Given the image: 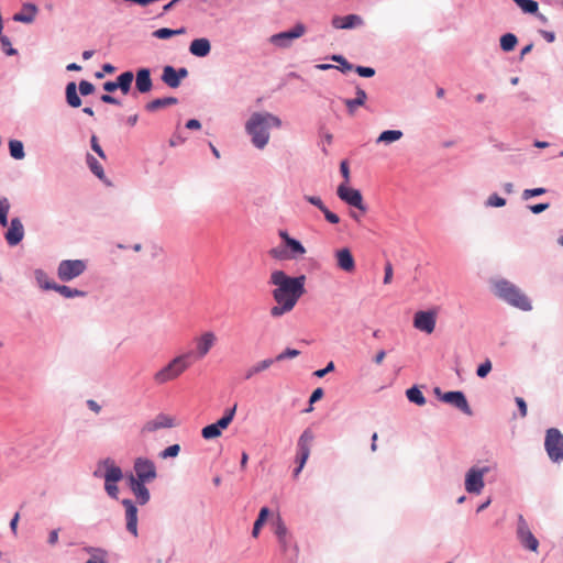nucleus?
I'll return each mask as SVG.
<instances>
[{
	"instance_id": "nucleus-13",
	"label": "nucleus",
	"mask_w": 563,
	"mask_h": 563,
	"mask_svg": "<svg viewBox=\"0 0 563 563\" xmlns=\"http://www.w3.org/2000/svg\"><path fill=\"white\" fill-rule=\"evenodd\" d=\"M440 400L455 407L466 416L473 415V410L470 407L466 396L462 390L445 391L440 396Z\"/></svg>"
},
{
	"instance_id": "nucleus-46",
	"label": "nucleus",
	"mask_w": 563,
	"mask_h": 563,
	"mask_svg": "<svg viewBox=\"0 0 563 563\" xmlns=\"http://www.w3.org/2000/svg\"><path fill=\"white\" fill-rule=\"evenodd\" d=\"M10 201L7 197L0 198V225L7 227L9 224L8 213L10 210Z\"/></svg>"
},
{
	"instance_id": "nucleus-36",
	"label": "nucleus",
	"mask_w": 563,
	"mask_h": 563,
	"mask_svg": "<svg viewBox=\"0 0 563 563\" xmlns=\"http://www.w3.org/2000/svg\"><path fill=\"white\" fill-rule=\"evenodd\" d=\"M406 397L410 402L417 406H423L427 402L424 395L417 385L406 390Z\"/></svg>"
},
{
	"instance_id": "nucleus-25",
	"label": "nucleus",
	"mask_w": 563,
	"mask_h": 563,
	"mask_svg": "<svg viewBox=\"0 0 563 563\" xmlns=\"http://www.w3.org/2000/svg\"><path fill=\"white\" fill-rule=\"evenodd\" d=\"M189 52L196 57H206L211 52V43L206 37L195 38L189 45Z\"/></svg>"
},
{
	"instance_id": "nucleus-11",
	"label": "nucleus",
	"mask_w": 563,
	"mask_h": 563,
	"mask_svg": "<svg viewBox=\"0 0 563 563\" xmlns=\"http://www.w3.org/2000/svg\"><path fill=\"white\" fill-rule=\"evenodd\" d=\"M336 195L350 207H354L362 212L366 211V206L363 202V196L358 189L352 188L345 184H341L338 186Z\"/></svg>"
},
{
	"instance_id": "nucleus-28",
	"label": "nucleus",
	"mask_w": 563,
	"mask_h": 563,
	"mask_svg": "<svg viewBox=\"0 0 563 563\" xmlns=\"http://www.w3.org/2000/svg\"><path fill=\"white\" fill-rule=\"evenodd\" d=\"M102 88L107 93L100 96L101 102L113 106H122L121 100L111 95L115 90H119L115 80H108L103 82Z\"/></svg>"
},
{
	"instance_id": "nucleus-31",
	"label": "nucleus",
	"mask_w": 563,
	"mask_h": 563,
	"mask_svg": "<svg viewBox=\"0 0 563 563\" xmlns=\"http://www.w3.org/2000/svg\"><path fill=\"white\" fill-rule=\"evenodd\" d=\"M35 282L40 288L43 290H54L56 285L55 282L49 280L48 275L42 268H36L33 272Z\"/></svg>"
},
{
	"instance_id": "nucleus-30",
	"label": "nucleus",
	"mask_w": 563,
	"mask_h": 563,
	"mask_svg": "<svg viewBox=\"0 0 563 563\" xmlns=\"http://www.w3.org/2000/svg\"><path fill=\"white\" fill-rule=\"evenodd\" d=\"M133 79L134 74L131 70L123 71L117 77L118 88L123 95H128L131 91Z\"/></svg>"
},
{
	"instance_id": "nucleus-21",
	"label": "nucleus",
	"mask_w": 563,
	"mask_h": 563,
	"mask_svg": "<svg viewBox=\"0 0 563 563\" xmlns=\"http://www.w3.org/2000/svg\"><path fill=\"white\" fill-rule=\"evenodd\" d=\"M217 338L213 332H205L196 340V352H194V356L197 358L205 357L213 346Z\"/></svg>"
},
{
	"instance_id": "nucleus-19",
	"label": "nucleus",
	"mask_w": 563,
	"mask_h": 563,
	"mask_svg": "<svg viewBox=\"0 0 563 563\" xmlns=\"http://www.w3.org/2000/svg\"><path fill=\"white\" fill-rule=\"evenodd\" d=\"M125 509L126 530L137 537V507L132 499L125 498L121 501Z\"/></svg>"
},
{
	"instance_id": "nucleus-64",
	"label": "nucleus",
	"mask_w": 563,
	"mask_h": 563,
	"mask_svg": "<svg viewBox=\"0 0 563 563\" xmlns=\"http://www.w3.org/2000/svg\"><path fill=\"white\" fill-rule=\"evenodd\" d=\"M325 220L331 223V224H338L340 222V218L336 213L330 211L328 208H325L323 211H322Z\"/></svg>"
},
{
	"instance_id": "nucleus-7",
	"label": "nucleus",
	"mask_w": 563,
	"mask_h": 563,
	"mask_svg": "<svg viewBox=\"0 0 563 563\" xmlns=\"http://www.w3.org/2000/svg\"><path fill=\"white\" fill-rule=\"evenodd\" d=\"M490 471V466H472L465 473L464 487L468 494L479 495L485 487L484 476Z\"/></svg>"
},
{
	"instance_id": "nucleus-39",
	"label": "nucleus",
	"mask_w": 563,
	"mask_h": 563,
	"mask_svg": "<svg viewBox=\"0 0 563 563\" xmlns=\"http://www.w3.org/2000/svg\"><path fill=\"white\" fill-rule=\"evenodd\" d=\"M186 32L185 27H179L176 30L168 29V27H161L153 32V36L159 40H168L175 35H180Z\"/></svg>"
},
{
	"instance_id": "nucleus-55",
	"label": "nucleus",
	"mask_w": 563,
	"mask_h": 563,
	"mask_svg": "<svg viewBox=\"0 0 563 563\" xmlns=\"http://www.w3.org/2000/svg\"><path fill=\"white\" fill-rule=\"evenodd\" d=\"M492 371V362L487 358L485 362L481 363L476 369V375L479 378H485Z\"/></svg>"
},
{
	"instance_id": "nucleus-5",
	"label": "nucleus",
	"mask_w": 563,
	"mask_h": 563,
	"mask_svg": "<svg viewBox=\"0 0 563 563\" xmlns=\"http://www.w3.org/2000/svg\"><path fill=\"white\" fill-rule=\"evenodd\" d=\"M103 466L106 472L103 474L104 478V490L112 499H118L119 488L117 483L123 478V472L120 466L115 465L114 462L107 457L99 462L98 468Z\"/></svg>"
},
{
	"instance_id": "nucleus-15",
	"label": "nucleus",
	"mask_w": 563,
	"mask_h": 563,
	"mask_svg": "<svg viewBox=\"0 0 563 563\" xmlns=\"http://www.w3.org/2000/svg\"><path fill=\"white\" fill-rule=\"evenodd\" d=\"M435 313L431 310L417 311L413 317V327L428 334L432 333L435 328Z\"/></svg>"
},
{
	"instance_id": "nucleus-56",
	"label": "nucleus",
	"mask_w": 563,
	"mask_h": 563,
	"mask_svg": "<svg viewBox=\"0 0 563 563\" xmlns=\"http://www.w3.org/2000/svg\"><path fill=\"white\" fill-rule=\"evenodd\" d=\"M310 456V449L297 448L296 463L305 466Z\"/></svg>"
},
{
	"instance_id": "nucleus-61",
	"label": "nucleus",
	"mask_w": 563,
	"mask_h": 563,
	"mask_svg": "<svg viewBox=\"0 0 563 563\" xmlns=\"http://www.w3.org/2000/svg\"><path fill=\"white\" fill-rule=\"evenodd\" d=\"M340 173H341L342 177L344 178L343 184L347 185L350 183V168H349V163L346 159H344L340 163Z\"/></svg>"
},
{
	"instance_id": "nucleus-8",
	"label": "nucleus",
	"mask_w": 563,
	"mask_h": 563,
	"mask_svg": "<svg viewBox=\"0 0 563 563\" xmlns=\"http://www.w3.org/2000/svg\"><path fill=\"white\" fill-rule=\"evenodd\" d=\"M87 269V261L85 260H63L57 266V277L64 283L82 275Z\"/></svg>"
},
{
	"instance_id": "nucleus-3",
	"label": "nucleus",
	"mask_w": 563,
	"mask_h": 563,
	"mask_svg": "<svg viewBox=\"0 0 563 563\" xmlns=\"http://www.w3.org/2000/svg\"><path fill=\"white\" fill-rule=\"evenodd\" d=\"M493 292L500 300L522 311L532 310L531 300L514 283L505 278H498L492 282Z\"/></svg>"
},
{
	"instance_id": "nucleus-47",
	"label": "nucleus",
	"mask_w": 563,
	"mask_h": 563,
	"mask_svg": "<svg viewBox=\"0 0 563 563\" xmlns=\"http://www.w3.org/2000/svg\"><path fill=\"white\" fill-rule=\"evenodd\" d=\"M277 305L271 308V316L274 318L282 317L283 314L291 311L294 309V305H290L286 301L276 302Z\"/></svg>"
},
{
	"instance_id": "nucleus-58",
	"label": "nucleus",
	"mask_w": 563,
	"mask_h": 563,
	"mask_svg": "<svg viewBox=\"0 0 563 563\" xmlns=\"http://www.w3.org/2000/svg\"><path fill=\"white\" fill-rule=\"evenodd\" d=\"M303 199L311 203L312 206L317 207L321 212L327 208V206L323 203L320 197L318 196H303Z\"/></svg>"
},
{
	"instance_id": "nucleus-10",
	"label": "nucleus",
	"mask_w": 563,
	"mask_h": 563,
	"mask_svg": "<svg viewBox=\"0 0 563 563\" xmlns=\"http://www.w3.org/2000/svg\"><path fill=\"white\" fill-rule=\"evenodd\" d=\"M516 534L523 549L531 552H538L539 540L530 530L529 525L522 515L518 516Z\"/></svg>"
},
{
	"instance_id": "nucleus-50",
	"label": "nucleus",
	"mask_w": 563,
	"mask_h": 563,
	"mask_svg": "<svg viewBox=\"0 0 563 563\" xmlns=\"http://www.w3.org/2000/svg\"><path fill=\"white\" fill-rule=\"evenodd\" d=\"M485 206L486 207H494V208H501L504 206H506V199L498 196L497 194H492L486 202H485Z\"/></svg>"
},
{
	"instance_id": "nucleus-41",
	"label": "nucleus",
	"mask_w": 563,
	"mask_h": 563,
	"mask_svg": "<svg viewBox=\"0 0 563 563\" xmlns=\"http://www.w3.org/2000/svg\"><path fill=\"white\" fill-rule=\"evenodd\" d=\"M518 43V38L514 33H506L500 36L499 44L504 52H511Z\"/></svg>"
},
{
	"instance_id": "nucleus-43",
	"label": "nucleus",
	"mask_w": 563,
	"mask_h": 563,
	"mask_svg": "<svg viewBox=\"0 0 563 563\" xmlns=\"http://www.w3.org/2000/svg\"><path fill=\"white\" fill-rule=\"evenodd\" d=\"M313 439H314V434H313L312 430L307 428L300 434V437L297 441V448L311 449V443H312Z\"/></svg>"
},
{
	"instance_id": "nucleus-34",
	"label": "nucleus",
	"mask_w": 563,
	"mask_h": 563,
	"mask_svg": "<svg viewBox=\"0 0 563 563\" xmlns=\"http://www.w3.org/2000/svg\"><path fill=\"white\" fill-rule=\"evenodd\" d=\"M273 364H274L273 358H265V360L254 364L245 372L244 379H246V380L251 379L256 374H260L261 372L269 368Z\"/></svg>"
},
{
	"instance_id": "nucleus-33",
	"label": "nucleus",
	"mask_w": 563,
	"mask_h": 563,
	"mask_svg": "<svg viewBox=\"0 0 563 563\" xmlns=\"http://www.w3.org/2000/svg\"><path fill=\"white\" fill-rule=\"evenodd\" d=\"M54 291L58 292L60 296L65 297V298H76V297H86L87 296V292L85 290H80V289H77V288H71L69 286H66V285H59L56 283L55 287H54Z\"/></svg>"
},
{
	"instance_id": "nucleus-62",
	"label": "nucleus",
	"mask_w": 563,
	"mask_h": 563,
	"mask_svg": "<svg viewBox=\"0 0 563 563\" xmlns=\"http://www.w3.org/2000/svg\"><path fill=\"white\" fill-rule=\"evenodd\" d=\"M269 254L275 260H288L287 250H282L279 247H274L269 251Z\"/></svg>"
},
{
	"instance_id": "nucleus-26",
	"label": "nucleus",
	"mask_w": 563,
	"mask_h": 563,
	"mask_svg": "<svg viewBox=\"0 0 563 563\" xmlns=\"http://www.w3.org/2000/svg\"><path fill=\"white\" fill-rule=\"evenodd\" d=\"M366 99V91L357 85L355 87V98L344 99V104L347 109L349 114H354L358 107H364Z\"/></svg>"
},
{
	"instance_id": "nucleus-59",
	"label": "nucleus",
	"mask_w": 563,
	"mask_h": 563,
	"mask_svg": "<svg viewBox=\"0 0 563 563\" xmlns=\"http://www.w3.org/2000/svg\"><path fill=\"white\" fill-rule=\"evenodd\" d=\"M275 536L277 539L289 536L287 527L285 526V523L283 522V520L280 518H278V520L276 522Z\"/></svg>"
},
{
	"instance_id": "nucleus-52",
	"label": "nucleus",
	"mask_w": 563,
	"mask_h": 563,
	"mask_svg": "<svg viewBox=\"0 0 563 563\" xmlns=\"http://www.w3.org/2000/svg\"><path fill=\"white\" fill-rule=\"evenodd\" d=\"M300 354V351L299 350H296V349H290V347H287L286 350H284L282 353H279L274 360V363L275 362H282V361H285L287 358H294V357H297L298 355Z\"/></svg>"
},
{
	"instance_id": "nucleus-12",
	"label": "nucleus",
	"mask_w": 563,
	"mask_h": 563,
	"mask_svg": "<svg viewBox=\"0 0 563 563\" xmlns=\"http://www.w3.org/2000/svg\"><path fill=\"white\" fill-rule=\"evenodd\" d=\"M306 32V26L302 23H297L292 29L276 33L271 36V43L277 47L286 48L291 45V42L302 36Z\"/></svg>"
},
{
	"instance_id": "nucleus-49",
	"label": "nucleus",
	"mask_w": 563,
	"mask_h": 563,
	"mask_svg": "<svg viewBox=\"0 0 563 563\" xmlns=\"http://www.w3.org/2000/svg\"><path fill=\"white\" fill-rule=\"evenodd\" d=\"M0 43L5 55L14 56L18 54V51L14 47H12L11 41L7 35H0Z\"/></svg>"
},
{
	"instance_id": "nucleus-22",
	"label": "nucleus",
	"mask_w": 563,
	"mask_h": 563,
	"mask_svg": "<svg viewBox=\"0 0 563 563\" xmlns=\"http://www.w3.org/2000/svg\"><path fill=\"white\" fill-rule=\"evenodd\" d=\"M361 25H363V19L357 14L335 15L332 19V26L339 30H351Z\"/></svg>"
},
{
	"instance_id": "nucleus-24",
	"label": "nucleus",
	"mask_w": 563,
	"mask_h": 563,
	"mask_svg": "<svg viewBox=\"0 0 563 563\" xmlns=\"http://www.w3.org/2000/svg\"><path fill=\"white\" fill-rule=\"evenodd\" d=\"M336 265L344 272H353L355 268V261L352 252L347 247L340 249L335 252Z\"/></svg>"
},
{
	"instance_id": "nucleus-54",
	"label": "nucleus",
	"mask_w": 563,
	"mask_h": 563,
	"mask_svg": "<svg viewBox=\"0 0 563 563\" xmlns=\"http://www.w3.org/2000/svg\"><path fill=\"white\" fill-rule=\"evenodd\" d=\"M354 71L363 78H371L376 74L375 68L369 67V66H360V65L354 66Z\"/></svg>"
},
{
	"instance_id": "nucleus-63",
	"label": "nucleus",
	"mask_w": 563,
	"mask_h": 563,
	"mask_svg": "<svg viewBox=\"0 0 563 563\" xmlns=\"http://www.w3.org/2000/svg\"><path fill=\"white\" fill-rule=\"evenodd\" d=\"M335 368L334 366V363L331 361L327 364V366L324 368H321V369H317L313 375L318 378H322L324 377L327 374L333 372Z\"/></svg>"
},
{
	"instance_id": "nucleus-27",
	"label": "nucleus",
	"mask_w": 563,
	"mask_h": 563,
	"mask_svg": "<svg viewBox=\"0 0 563 563\" xmlns=\"http://www.w3.org/2000/svg\"><path fill=\"white\" fill-rule=\"evenodd\" d=\"M37 13V7L34 3L26 2L22 4L21 12L13 15V21L21 23H32Z\"/></svg>"
},
{
	"instance_id": "nucleus-48",
	"label": "nucleus",
	"mask_w": 563,
	"mask_h": 563,
	"mask_svg": "<svg viewBox=\"0 0 563 563\" xmlns=\"http://www.w3.org/2000/svg\"><path fill=\"white\" fill-rule=\"evenodd\" d=\"M547 191H548V189L544 187H536V188L525 189L522 191L521 198H522V200H529L531 198L542 196Z\"/></svg>"
},
{
	"instance_id": "nucleus-20",
	"label": "nucleus",
	"mask_w": 563,
	"mask_h": 563,
	"mask_svg": "<svg viewBox=\"0 0 563 563\" xmlns=\"http://www.w3.org/2000/svg\"><path fill=\"white\" fill-rule=\"evenodd\" d=\"M24 238V227L20 218H12L4 239L10 246L18 245Z\"/></svg>"
},
{
	"instance_id": "nucleus-53",
	"label": "nucleus",
	"mask_w": 563,
	"mask_h": 563,
	"mask_svg": "<svg viewBox=\"0 0 563 563\" xmlns=\"http://www.w3.org/2000/svg\"><path fill=\"white\" fill-rule=\"evenodd\" d=\"M77 88H78V90H79V93H80L81 96H84V97H86V96H89V95L93 93V92H95V89H96V88H95V86H93V84H91L90 81L85 80V79H82V80H80V81H79V84H78Z\"/></svg>"
},
{
	"instance_id": "nucleus-32",
	"label": "nucleus",
	"mask_w": 563,
	"mask_h": 563,
	"mask_svg": "<svg viewBox=\"0 0 563 563\" xmlns=\"http://www.w3.org/2000/svg\"><path fill=\"white\" fill-rule=\"evenodd\" d=\"M178 103V99L175 97L156 98L145 104L146 111L153 112L161 108L173 106Z\"/></svg>"
},
{
	"instance_id": "nucleus-2",
	"label": "nucleus",
	"mask_w": 563,
	"mask_h": 563,
	"mask_svg": "<svg viewBox=\"0 0 563 563\" xmlns=\"http://www.w3.org/2000/svg\"><path fill=\"white\" fill-rule=\"evenodd\" d=\"M282 120L269 112H254L246 121L245 131L256 148H264L269 141V130L280 128Z\"/></svg>"
},
{
	"instance_id": "nucleus-18",
	"label": "nucleus",
	"mask_w": 563,
	"mask_h": 563,
	"mask_svg": "<svg viewBox=\"0 0 563 563\" xmlns=\"http://www.w3.org/2000/svg\"><path fill=\"white\" fill-rule=\"evenodd\" d=\"M175 426L174 418L165 415L158 413L154 419L145 422L141 429L142 433H153L159 429H169Z\"/></svg>"
},
{
	"instance_id": "nucleus-4",
	"label": "nucleus",
	"mask_w": 563,
	"mask_h": 563,
	"mask_svg": "<svg viewBox=\"0 0 563 563\" xmlns=\"http://www.w3.org/2000/svg\"><path fill=\"white\" fill-rule=\"evenodd\" d=\"M192 357L194 351H188L172 358L165 366L154 374L153 379L155 384L164 385L178 378L190 367Z\"/></svg>"
},
{
	"instance_id": "nucleus-44",
	"label": "nucleus",
	"mask_w": 563,
	"mask_h": 563,
	"mask_svg": "<svg viewBox=\"0 0 563 563\" xmlns=\"http://www.w3.org/2000/svg\"><path fill=\"white\" fill-rule=\"evenodd\" d=\"M518 4L523 13L533 14L539 10V4L534 0H512Z\"/></svg>"
},
{
	"instance_id": "nucleus-45",
	"label": "nucleus",
	"mask_w": 563,
	"mask_h": 563,
	"mask_svg": "<svg viewBox=\"0 0 563 563\" xmlns=\"http://www.w3.org/2000/svg\"><path fill=\"white\" fill-rule=\"evenodd\" d=\"M221 433H222V430H220V428L216 423H210V424L203 427L201 430V435L205 440L216 439V438L220 437Z\"/></svg>"
},
{
	"instance_id": "nucleus-42",
	"label": "nucleus",
	"mask_w": 563,
	"mask_h": 563,
	"mask_svg": "<svg viewBox=\"0 0 563 563\" xmlns=\"http://www.w3.org/2000/svg\"><path fill=\"white\" fill-rule=\"evenodd\" d=\"M329 58L332 62H335L339 64V66H335V68L339 69L343 74L354 70V65L351 64L343 55L333 54Z\"/></svg>"
},
{
	"instance_id": "nucleus-35",
	"label": "nucleus",
	"mask_w": 563,
	"mask_h": 563,
	"mask_svg": "<svg viewBox=\"0 0 563 563\" xmlns=\"http://www.w3.org/2000/svg\"><path fill=\"white\" fill-rule=\"evenodd\" d=\"M402 135L404 133L400 130H385L378 135V137L376 139V143L390 144L396 141H399L402 137Z\"/></svg>"
},
{
	"instance_id": "nucleus-6",
	"label": "nucleus",
	"mask_w": 563,
	"mask_h": 563,
	"mask_svg": "<svg viewBox=\"0 0 563 563\" xmlns=\"http://www.w3.org/2000/svg\"><path fill=\"white\" fill-rule=\"evenodd\" d=\"M544 449L553 463L563 461V434L556 428H550L545 432Z\"/></svg>"
},
{
	"instance_id": "nucleus-51",
	"label": "nucleus",
	"mask_w": 563,
	"mask_h": 563,
	"mask_svg": "<svg viewBox=\"0 0 563 563\" xmlns=\"http://www.w3.org/2000/svg\"><path fill=\"white\" fill-rule=\"evenodd\" d=\"M180 452V445L179 444H172L159 452L161 459H169V457H176Z\"/></svg>"
},
{
	"instance_id": "nucleus-57",
	"label": "nucleus",
	"mask_w": 563,
	"mask_h": 563,
	"mask_svg": "<svg viewBox=\"0 0 563 563\" xmlns=\"http://www.w3.org/2000/svg\"><path fill=\"white\" fill-rule=\"evenodd\" d=\"M91 150L102 159H106V153L99 144L98 137L92 134L90 137Z\"/></svg>"
},
{
	"instance_id": "nucleus-1",
	"label": "nucleus",
	"mask_w": 563,
	"mask_h": 563,
	"mask_svg": "<svg viewBox=\"0 0 563 563\" xmlns=\"http://www.w3.org/2000/svg\"><path fill=\"white\" fill-rule=\"evenodd\" d=\"M306 276H288L284 271H274L269 277V284L276 286L272 296L276 302H288L296 306L299 298L305 294Z\"/></svg>"
},
{
	"instance_id": "nucleus-37",
	"label": "nucleus",
	"mask_w": 563,
	"mask_h": 563,
	"mask_svg": "<svg viewBox=\"0 0 563 563\" xmlns=\"http://www.w3.org/2000/svg\"><path fill=\"white\" fill-rule=\"evenodd\" d=\"M8 146L10 156L13 159L21 161L25 157L24 145L20 140H10Z\"/></svg>"
},
{
	"instance_id": "nucleus-40",
	"label": "nucleus",
	"mask_w": 563,
	"mask_h": 563,
	"mask_svg": "<svg viewBox=\"0 0 563 563\" xmlns=\"http://www.w3.org/2000/svg\"><path fill=\"white\" fill-rule=\"evenodd\" d=\"M86 162H87L89 169L91 170V173L95 176H97L99 179L104 178L103 167L101 166V164L98 162V159L95 156H92L91 154H87Z\"/></svg>"
},
{
	"instance_id": "nucleus-9",
	"label": "nucleus",
	"mask_w": 563,
	"mask_h": 563,
	"mask_svg": "<svg viewBox=\"0 0 563 563\" xmlns=\"http://www.w3.org/2000/svg\"><path fill=\"white\" fill-rule=\"evenodd\" d=\"M132 478L136 482L151 483L157 477L155 463L147 457H136L133 463Z\"/></svg>"
},
{
	"instance_id": "nucleus-17",
	"label": "nucleus",
	"mask_w": 563,
	"mask_h": 563,
	"mask_svg": "<svg viewBox=\"0 0 563 563\" xmlns=\"http://www.w3.org/2000/svg\"><path fill=\"white\" fill-rule=\"evenodd\" d=\"M279 238L287 249L288 260H295L306 253V247L302 245V243L299 240L290 236L286 230L279 231Z\"/></svg>"
},
{
	"instance_id": "nucleus-29",
	"label": "nucleus",
	"mask_w": 563,
	"mask_h": 563,
	"mask_svg": "<svg viewBox=\"0 0 563 563\" xmlns=\"http://www.w3.org/2000/svg\"><path fill=\"white\" fill-rule=\"evenodd\" d=\"M75 81H69L65 87L66 103L70 108H79L82 103L80 93Z\"/></svg>"
},
{
	"instance_id": "nucleus-60",
	"label": "nucleus",
	"mask_w": 563,
	"mask_h": 563,
	"mask_svg": "<svg viewBox=\"0 0 563 563\" xmlns=\"http://www.w3.org/2000/svg\"><path fill=\"white\" fill-rule=\"evenodd\" d=\"M550 208V203L549 202H540V203H536V205H530L528 206V209L533 213V214H540L542 213L543 211L548 210Z\"/></svg>"
},
{
	"instance_id": "nucleus-14",
	"label": "nucleus",
	"mask_w": 563,
	"mask_h": 563,
	"mask_svg": "<svg viewBox=\"0 0 563 563\" xmlns=\"http://www.w3.org/2000/svg\"><path fill=\"white\" fill-rule=\"evenodd\" d=\"M188 69L186 67L175 68L172 65H166L163 67L162 73V81L167 85L169 88H178L181 84V80L188 77Z\"/></svg>"
},
{
	"instance_id": "nucleus-16",
	"label": "nucleus",
	"mask_w": 563,
	"mask_h": 563,
	"mask_svg": "<svg viewBox=\"0 0 563 563\" xmlns=\"http://www.w3.org/2000/svg\"><path fill=\"white\" fill-rule=\"evenodd\" d=\"M128 486L135 497V503L140 506L146 505L151 499V493L146 487L147 483L136 482L132 478V474L126 476Z\"/></svg>"
},
{
	"instance_id": "nucleus-38",
	"label": "nucleus",
	"mask_w": 563,
	"mask_h": 563,
	"mask_svg": "<svg viewBox=\"0 0 563 563\" xmlns=\"http://www.w3.org/2000/svg\"><path fill=\"white\" fill-rule=\"evenodd\" d=\"M269 509L268 507H262L260 512H258V516L253 525V529H252V536L254 538H256L262 529V527L264 526V523L266 522L268 516H269Z\"/></svg>"
},
{
	"instance_id": "nucleus-23",
	"label": "nucleus",
	"mask_w": 563,
	"mask_h": 563,
	"mask_svg": "<svg viewBox=\"0 0 563 563\" xmlns=\"http://www.w3.org/2000/svg\"><path fill=\"white\" fill-rule=\"evenodd\" d=\"M152 88L151 69L146 67L139 68L135 74V89L140 93H147Z\"/></svg>"
}]
</instances>
